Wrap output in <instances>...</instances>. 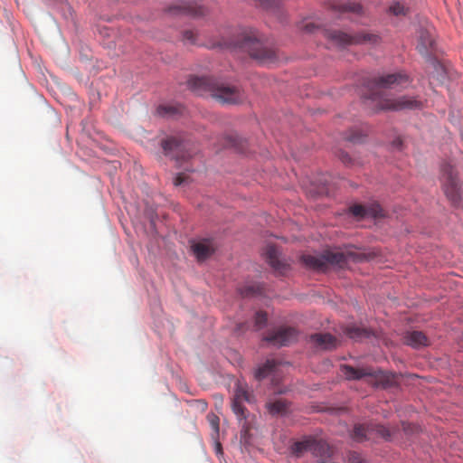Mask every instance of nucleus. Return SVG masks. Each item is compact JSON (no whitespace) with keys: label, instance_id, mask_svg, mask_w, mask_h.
Masks as SVG:
<instances>
[{"label":"nucleus","instance_id":"f704fd0d","mask_svg":"<svg viewBox=\"0 0 463 463\" xmlns=\"http://www.w3.org/2000/svg\"><path fill=\"white\" fill-rule=\"evenodd\" d=\"M350 463H364L363 458L358 454H353L350 458Z\"/></svg>","mask_w":463,"mask_h":463},{"label":"nucleus","instance_id":"ddd939ff","mask_svg":"<svg viewBox=\"0 0 463 463\" xmlns=\"http://www.w3.org/2000/svg\"><path fill=\"white\" fill-rule=\"evenodd\" d=\"M434 38L429 29L421 28L418 32L417 50L422 55H428L434 46Z\"/></svg>","mask_w":463,"mask_h":463},{"label":"nucleus","instance_id":"f8f14e48","mask_svg":"<svg viewBox=\"0 0 463 463\" xmlns=\"http://www.w3.org/2000/svg\"><path fill=\"white\" fill-rule=\"evenodd\" d=\"M191 248L194 255L199 261L208 259L215 250L213 241L210 239H203L193 242Z\"/></svg>","mask_w":463,"mask_h":463},{"label":"nucleus","instance_id":"0eeeda50","mask_svg":"<svg viewBox=\"0 0 463 463\" xmlns=\"http://www.w3.org/2000/svg\"><path fill=\"white\" fill-rule=\"evenodd\" d=\"M324 35L339 47H345L353 44L376 43L379 37L367 33H358L354 35L338 30H325Z\"/></svg>","mask_w":463,"mask_h":463},{"label":"nucleus","instance_id":"473e14b6","mask_svg":"<svg viewBox=\"0 0 463 463\" xmlns=\"http://www.w3.org/2000/svg\"><path fill=\"white\" fill-rule=\"evenodd\" d=\"M174 112H175V109L173 107L160 106L158 108V113L161 115L172 114Z\"/></svg>","mask_w":463,"mask_h":463},{"label":"nucleus","instance_id":"2eb2a0df","mask_svg":"<svg viewBox=\"0 0 463 463\" xmlns=\"http://www.w3.org/2000/svg\"><path fill=\"white\" fill-rule=\"evenodd\" d=\"M289 402L287 400L278 398L270 399L266 402V409L272 416H283L289 411Z\"/></svg>","mask_w":463,"mask_h":463},{"label":"nucleus","instance_id":"f03ea898","mask_svg":"<svg viewBox=\"0 0 463 463\" xmlns=\"http://www.w3.org/2000/svg\"><path fill=\"white\" fill-rule=\"evenodd\" d=\"M188 86L197 95L208 94L222 104H238L245 99L240 88L212 77H192Z\"/></svg>","mask_w":463,"mask_h":463},{"label":"nucleus","instance_id":"c85d7f7f","mask_svg":"<svg viewBox=\"0 0 463 463\" xmlns=\"http://www.w3.org/2000/svg\"><path fill=\"white\" fill-rule=\"evenodd\" d=\"M364 138V135L357 131H351L350 134L346 137V139L353 143L363 142Z\"/></svg>","mask_w":463,"mask_h":463},{"label":"nucleus","instance_id":"f3484780","mask_svg":"<svg viewBox=\"0 0 463 463\" xmlns=\"http://www.w3.org/2000/svg\"><path fill=\"white\" fill-rule=\"evenodd\" d=\"M404 343L414 348L428 345V338L420 331L407 332L403 337Z\"/></svg>","mask_w":463,"mask_h":463},{"label":"nucleus","instance_id":"c756f323","mask_svg":"<svg viewBox=\"0 0 463 463\" xmlns=\"http://www.w3.org/2000/svg\"><path fill=\"white\" fill-rule=\"evenodd\" d=\"M405 7L401 3H395L390 6V12L394 15L405 14Z\"/></svg>","mask_w":463,"mask_h":463},{"label":"nucleus","instance_id":"7c9ffc66","mask_svg":"<svg viewBox=\"0 0 463 463\" xmlns=\"http://www.w3.org/2000/svg\"><path fill=\"white\" fill-rule=\"evenodd\" d=\"M184 41L187 43L196 44V33L194 31H185L183 34Z\"/></svg>","mask_w":463,"mask_h":463},{"label":"nucleus","instance_id":"5701e85b","mask_svg":"<svg viewBox=\"0 0 463 463\" xmlns=\"http://www.w3.org/2000/svg\"><path fill=\"white\" fill-rule=\"evenodd\" d=\"M345 334L350 338H353V339H359L364 336L367 337L369 335V332L366 329L356 327V326H351V327L346 328Z\"/></svg>","mask_w":463,"mask_h":463},{"label":"nucleus","instance_id":"7ed1b4c3","mask_svg":"<svg viewBox=\"0 0 463 463\" xmlns=\"http://www.w3.org/2000/svg\"><path fill=\"white\" fill-rule=\"evenodd\" d=\"M364 255L352 251L326 250L321 255H303V264L314 270L325 272L329 267L344 269L349 261H362Z\"/></svg>","mask_w":463,"mask_h":463},{"label":"nucleus","instance_id":"dca6fc26","mask_svg":"<svg viewBox=\"0 0 463 463\" xmlns=\"http://www.w3.org/2000/svg\"><path fill=\"white\" fill-rule=\"evenodd\" d=\"M310 340L324 350L334 349L337 345V339L330 334H314L310 336Z\"/></svg>","mask_w":463,"mask_h":463},{"label":"nucleus","instance_id":"b1692460","mask_svg":"<svg viewBox=\"0 0 463 463\" xmlns=\"http://www.w3.org/2000/svg\"><path fill=\"white\" fill-rule=\"evenodd\" d=\"M240 293L242 297H250L260 293L259 285H248L240 288Z\"/></svg>","mask_w":463,"mask_h":463},{"label":"nucleus","instance_id":"9d476101","mask_svg":"<svg viewBox=\"0 0 463 463\" xmlns=\"http://www.w3.org/2000/svg\"><path fill=\"white\" fill-rule=\"evenodd\" d=\"M244 402L252 403L255 402V397L251 392H249L247 383L239 381L236 383L232 408V411L241 420H245L247 418L246 408L242 405V402Z\"/></svg>","mask_w":463,"mask_h":463},{"label":"nucleus","instance_id":"20e7f679","mask_svg":"<svg viewBox=\"0 0 463 463\" xmlns=\"http://www.w3.org/2000/svg\"><path fill=\"white\" fill-rule=\"evenodd\" d=\"M227 47L239 48L247 52L250 56L260 62H269L276 59L275 50L263 42L261 35L256 30L244 31L239 39Z\"/></svg>","mask_w":463,"mask_h":463},{"label":"nucleus","instance_id":"9b49d317","mask_svg":"<svg viewBox=\"0 0 463 463\" xmlns=\"http://www.w3.org/2000/svg\"><path fill=\"white\" fill-rule=\"evenodd\" d=\"M264 339L273 345H288L297 339V331L289 326L280 327L269 333Z\"/></svg>","mask_w":463,"mask_h":463},{"label":"nucleus","instance_id":"6ab92c4d","mask_svg":"<svg viewBox=\"0 0 463 463\" xmlns=\"http://www.w3.org/2000/svg\"><path fill=\"white\" fill-rule=\"evenodd\" d=\"M174 10H178L179 12L194 16L199 17L205 14V9L202 5H199L195 2H188L180 6L175 7Z\"/></svg>","mask_w":463,"mask_h":463},{"label":"nucleus","instance_id":"423d86ee","mask_svg":"<svg viewBox=\"0 0 463 463\" xmlns=\"http://www.w3.org/2000/svg\"><path fill=\"white\" fill-rule=\"evenodd\" d=\"M342 373L347 380L364 379L369 384L375 387L386 388L393 381L392 374L370 367L354 368L351 365H343Z\"/></svg>","mask_w":463,"mask_h":463},{"label":"nucleus","instance_id":"39448f33","mask_svg":"<svg viewBox=\"0 0 463 463\" xmlns=\"http://www.w3.org/2000/svg\"><path fill=\"white\" fill-rule=\"evenodd\" d=\"M161 147L165 156L175 160L178 165L195 155L194 145L181 136H170L162 139Z\"/></svg>","mask_w":463,"mask_h":463},{"label":"nucleus","instance_id":"393cba45","mask_svg":"<svg viewBox=\"0 0 463 463\" xmlns=\"http://www.w3.org/2000/svg\"><path fill=\"white\" fill-rule=\"evenodd\" d=\"M366 216L378 218L383 216V210L378 203L366 206Z\"/></svg>","mask_w":463,"mask_h":463},{"label":"nucleus","instance_id":"cd10ccee","mask_svg":"<svg viewBox=\"0 0 463 463\" xmlns=\"http://www.w3.org/2000/svg\"><path fill=\"white\" fill-rule=\"evenodd\" d=\"M207 420L216 434L219 433V417L213 413L208 414Z\"/></svg>","mask_w":463,"mask_h":463},{"label":"nucleus","instance_id":"f257e3e1","mask_svg":"<svg viewBox=\"0 0 463 463\" xmlns=\"http://www.w3.org/2000/svg\"><path fill=\"white\" fill-rule=\"evenodd\" d=\"M409 75L403 71H398L374 78L369 80L365 86L363 98L365 102L372 103L374 110H403L419 109L422 102L412 96H402L391 98L387 94L388 90H402L411 84Z\"/></svg>","mask_w":463,"mask_h":463},{"label":"nucleus","instance_id":"1a4fd4ad","mask_svg":"<svg viewBox=\"0 0 463 463\" xmlns=\"http://www.w3.org/2000/svg\"><path fill=\"white\" fill-rule=\"evenodd\" d=\"M352 437L359 442L375 438L389 440L392 437V432L385 426L377 423L356 424L354 427Z\"/></svg>","mask_w":463,"mask_h":463},{"label":"nucleus","instance_id":"a211bd4d","mask_svg":"<svg viewBox=\"0 0 463 463\" xmlns=\"http://www.w3.org/2000/svg\"><path fill=\"white\" fill-rule=\"evenodd\" d=\"M331 8L340 14L353 13L360 14L362 12V5L355 2L347 1L345 3L334 2L331 4Z\"/></svg>","mask_w":463,"mask_h":463},{"label":"nucleus","instance_id":"c9c22d12","mask_svg":"<svg viewBox=\"0 0 463 463\" xmlns=\"http://www.w3.org/2000/svg\"><path fill=\"white\" fill-rule=\"evenodd\" d=\"M316 28V26L312 24V23H307L304 25L303 29L307 32V33H312L314 32V29Z\"/></svg>","mask_w":463,"mask_h":463},{"label":"nucleus","instance_id":"6e6552de","mask_svg":"<svg viewBox=\"0 0 463 463\" xmlns=\"http://www.w3.org/2000/svg\"><path fill=\"white\" fill-rule=\"evenodd\" d=\"M441 182L447 198L457 204L460 199L459 183L458 174L450 163H446L441 167Z\"/></svg>","mask_w":463,"mask_h":463},{"label":"nucleus","instance_id":"a878e982","mask_svg":"<svg viewBox=\"0 0 463 463\" xmlns=\"http://www.w3.org/2000/svg\"><path fill=\"white\" fill-rule=\"evenodd\" d=\"M268 320L267 314L262 311H259L255 315V326L258 329L262 328Z\"/></svg>","mask_w":463,"mask_h":463},{"label":"nucleus","instance_id":"72a5a7b5","mask_svg":"<svg viewBox=\"0 0 463 463\" xmlns=\"http://www.w3.org/2000/svg\"><path fill=\"white\" fill-rule=\"evenodd\" d=\"M339 157L344 164H349L351 162V157L345 152H341Z\"/></svg>","mask_w":463,"mask_h":463},{"label":"nucleus","instance_id":"2f4dec72","mask_svg":"<svg viewBox=\"0 0 463 463\" xmlns=\"http://www.w3.org/2000/svg\"><path fill=\"white\" fill-rule=\"evenodd\" d=\"M189 176L184 173L178 174L175 178L174 179V184L175 186H179L184 183L188 182Z\"/></svg>","mask_w":463,"mask_h":463},{"label":"nucleus","instance_id":"4be33fe9","mask_svg":"<svg viewBox=\"0 0 463 463\" xmlns=\"http://www.w3.org/2000/svg\"><path fill=\"white\" fill-rule=\"evenodd\" d=\"M311 439L307 438L301 441L295 442L291 447L292 453L297 457H300L306 451L310 452Z\"/></svg>","mask_w":463,"mask_h":463},{"label":"nucleus","instance_id":"aec40b11","mask_svg":"<svg viewBox=\"0 0 463 463\" xmlns=\"http://www.w3.org/2000/svg\"><path fill=\"white\" fill-rule=\"evenodd\" d=\"M265 258L269 264L275 269L281 270L283 264L279 260V252L277 247L273 245H268L264 252Z\"/></svg>","mask_w":463,"mask_h":463},{"label":"nucleus","instance_id":"bb28decb","mask_svg":"<svg viewBox=\"0 0 463 463\" xmlns=\"http://www.w3.org/2000/svg\"><path fill=\"white\" fill-rule=\"evenodd\" d=\"M350 212L355 217H364L366 216V206L354 204L350 208Z\"/></svg>","mask_w":463,"mask_h":463},{"label":"nucleus","instance_id":"412c9836","mask_svg":"<svg viewBox=\"0 0 463 463\" xmlns=\"http://www.w3.org/2000/svg\"><path fill=\"white\" fill-rule=\"evenodd\" d=\"M278 363L274 359L267 360L261 366H260L255 372V378L257 380H262L274 372Z\"/></svg>","mask_w":463,"mask_h":463},{"label":"nucleus","instance_id":"4468645a","mask_svg":"<svg viewBox=\"0 0 463 463\" xmlns=\"http://www.w3.org/2000/svg\"><path fill=\"white\" fill-rule=\"evenodd\" d=\"M310 452L318 458L323 463H326L331 457V449L328 444L322 439H311Z\"/></svg>","mask_w":463,"mask_h":463}]
</instances>
